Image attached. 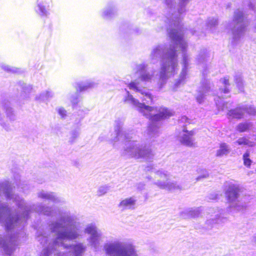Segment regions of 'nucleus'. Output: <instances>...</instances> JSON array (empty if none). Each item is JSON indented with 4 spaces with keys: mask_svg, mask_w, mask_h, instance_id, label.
I'll use <instances>...</instances> for the list:
<instances>
[{
    "mask_svg": "<svg viewBox=\"0 0 256 256\" xmlns=\"http://www.w3.org/2000/svg\"><path fill=\"white\" fill-rule=\"evenodd\" d=\"M248 6L249 8L252 10L253 12H255L256 11V7H255V2L254 0H250L248 4Z\"/></svg>",
    "mask_w": 256,
    "mask_h": 256,
    "instance_id": "nucleus-41",
    "label": "nucleus"
},
{
    "mask_svg": "<svg viewBox=\"0 0 256 256\" xmlns=\"http://www.w3.org/2000/svg\"><path fill=\"white\" fill-rule=\"evenodd\" d=\"M136 201L134 197L126 198L120 202L118 207L122 210H133L135 208Z\"/></svg>",
    "mask_w": 256,
    "mask_h": 256,
    "instance_id": "nucleus-20",
    "label": "nucleus"
},
{
    "mask_svg": "<svg viewBox=\"0 0 256 256\" xmlns=\"http://www.w3.org/2000/svg\"><path fill=\"white\" fill-rule=\"evenodd\" d=\"M189 0H179L177 5L176 0H166V8L164 12L166 20L164 26L168 30L171 44L169 45L161 44L154 47L150 54V58L154 64L160 60V70L158 84L162 88L168 78L173 76L177 70V51L182 54V68L178 80L174 84L175 88L184 82L190 64L191 58L186 53L188 44L184 38L185 34L181 24L180 14L185 11V6Z\"/></svg>",
    "mask_w": 256,
    "mask_h": 256,
    "instance_id": "nucleus-1",
    "label": "nucleus"
},
{
    "mask_svg": "<svg viewBox=\"0 0 256 256\" xmlns=\"http://www.w3.org/2000/svg\"><path fill=\"white\" fill-rule=\"evenodd\" d=\"M208 213L206 224L208 228H212L214 224H220L226 221V217L224 216L222 210H216L214 208H210Z\"/></svg>",
    "mask_w": 256,
    "mask_h": 256,
    "instance_id": "nucleus-12",
    "label": "nucleus"
},
{
    "mask_svg": "<svg viewBox=\"0 0 256 256\" xmlns=\"http://www.w3.org/2000/svg\"><path fill=\"white\" fill-rule=\"evenodd\" d=\"M200 214V211L198 208H191L182 212V216L184 218H196L199 216Z\"/></svg>",
    "mask_w": 256,
    "mask_h": 256,
    "instance_id": "nucleus-26",
    "label": "nucleus"
},
{
    "mask_svg": "<svg viewBox=\"0 0 256 256\" xmlns=\"http://www.w3.org/2000/svg\"><path fill=\"white\" fill-rule=\"evenodd\" d=\"M196 62L198 65L203 69V75L205 74L207 68V54L206 50L204 48L200 50L196 58Z\"/></svg>",
    "mask_w": 256,
    "mask_h": 256,
    "instance_id": "nucleus-16",
    "label": "nucleus"
},
{
    "mask_svg": "<svg viewBox=\"0 0 256 256\" xmlns=\"http://www.w3.org/2000/svg\"><path fill=\"white\" fill-rule=\"evenodd\" d=\"M124 120L123 118H118L114 122V132L116 134V136L114 138V142H117L119 140L118 138L120 136V134L122 132L124 131L122 129V126L124 124Z\"/></svg>",
    "mask_w": 256,
    "mask_h": 256,
    "instance_id": "nucleus-21",
    "label": "nucleus"
},
{
    "mask_svg": "<svg viewBox=\"0 0 256 256\" xmlns=\"http://www.w3.org/2000/svg\"><path fill=\"white\" fill-rule=\"evenodd\" d=\"M84 232L90 235L87 240L90 246L96 248L102 242L103 234L95 224H90L86 226Z\"/></svg>",
    "mask_w": 256,
    "mask_h": 256,
    "instance_id": "nucleus-10",
    "label": "nucleus"
},
{
    "mask_svg": "<svg viewBox=\"0 0 256 256\" xmlns=\"http://www.w3.org/2000/svg\"><path fill=\"white\" fill-rule=\"evenodd\" d=\"M212 85L209 80L204 78L202 80L201 86L198 88L196 96V99L198 102L200 104H202L207 96L213 94L211 90Z\"/></svg>",
    "mask_w": 256,
    "mask_h": 256,
    "instance_id": "nucleus-13",
    "label": "nucleus"
},
{
    "mask_svg": "<svg viewBox=\"0 0 256 256\" xmlns=\"http://www.w3.org/2000/svg\"><path fill=\"white\" fill-rule=\"evenodd\" d=\"M230 146L226 143H222L220 144L218 150H216V156L217 157L221 158L228 156L230 152Z\"/></svg>",
    "mask_w": 256,
    "mask_h": 256,
    "instance_id": "nucleus-23",
    "label": "nucleus"
},
{
    "mask_svg": "<svg viewBox=\"0 0 256 256\" xmlns=\"http://www.w3.org/2000/svg\"><path fill=\"white\" fill-rule=\"evenodd\" d=\"M252 126V122H241L237 126L236 130L240 132H243L250 130Z\"/></svg>",
    "mask_w": 256,
    "mask_h": 256,
    "instance_id": "nucleus-30",
    "label": "nucleus"
},
{
    "mask_svg": "<svg viewBox=\"0 0 256 256\" xmlns=\"http://www.w3.org/2000/svg\"><path fill=\"white\" fill-rule=\"evenodd\" d=\"M194 131H188L186 129L184 128L178 134V139L181 144L184 146L188 147H194L196 143L194 142Z\"/></svg>",
    "mask_w": 256,
    "mask_h": 256,
    "instance_id": "nucleus-14",
    "label": "nucleus"
},
{
    "mask_svg": "<svg viewBox=\"0 0 256 256\" xmlns=\"http://www.w3.org/2000/svg\"><path fill=\"white\" fill-rule=\"evenodd\" d=\"M154 173V178L156 180L154 184L159 188L168 190L181 189V186L177 183L168 181L169 174H168L167 172L159 170Z\"/></svg>",
    "mask_w": 256,
    "mask_h": 256,
    "instance_id": "nucleus-9",
    "label": "nucleus"
},
{
    "mask_svg": "<svg viewBox=\"0 0 256 256\" xmlns=\"http://www.w3.org/2000/svg\"><path fill=\"white\" fill-rule=\"evenodd\" d=\"M249 157L250 152L246 151L243 155V160L244 165L248 168L250 167L252 162Z\"/></svg>",
    "mask_w": 256,
    "mask_h": 256,
    "instance_id": "nucleus-35",
    "label": "nucleus"
},
{
    "mask_svg": "<svg viewBox=\"0 0 256 256\" xmlns=\"http://www.w3.org/2000/svg\"><path fill=\"white\" fill-rule=\"evenodd\" d=\"M56 110L62 118L64 119L66 118L67 112L64 108H56Z\"/></svg>",
    "mask_w": 256,
    "mask_h": 256,
    "instance_id": "nucleus-38",
    "label": "nucleus"
},
{
    "mask_svg": "<svg viewBox=\"0 0 256 256\" xmlns=\"http://www.w3.org/2000/svg\"><path fill=\"white\" fill-rule=\"evenodd\" d=\"M234 80L240 92H242L244 90V84L241 76L240 75L236 76Z\"/></svg>",
    "mask_w": 256,
    "mask_h": 256,
    "instance_id": "nucleus-34",
    "label": "nucleus"
},
{
    "mask_svg": "<svg viewBox=\"0 0 256 256\" xmlns=\"http://www.w3.org/2000/svg\"><path fill=\"white\" fill-rule=\"evenodd\" d=\"M37 196L40 199L54 204L64 203V200L58 196L56 193L51 191L40 190L38 192Z\"/></svg>",
    "mask_w": 256,
    "mask_h": 256,
    "instance_id": "nucleus-15",
    "label": "nucleus"
},
{
    "mask_svg": "<svg viewBox=\"0 0 256 256\" xmlns=\"http://www.w3.org/2000/svg\"><path fill=\"white\" fill-rule=\"evenodd\" d=\"M116 13V9L114 6L110 4L106 6L102 13V16L105 19H110L115 16Z\"/></svg>",
    "mask_w": 256,
    "mask_h": 256,
    "instance_id": "nucleus-24",
    "label": "nucleus"
},
{
    "mask_svg": "<svg viewBox=\"0 0 256 256\" xmlns=\"http://www.w3.org/2000/svg\"><path fill=\"white\" fill-rule=\"evenodd\" d=\"M2 68L5 71L10 72L12 73H17L19 72V70L17 68L10 67V66L6 64H2Z\"/></svg>",
    "mask_w": 256,
    "mask_h": 256,
    "instance_id": "nucleus-37",
    "label": "nucleus"
},
{
    "mask_svg": "<svg viewBox=\"0 0 256 256\" xmlns=\"http://www.w3.org/2000/svg\"><path fill=\"white\" fill-rule=\"evenodd\" d=\"M136 186L138 190H142L144 188V184L142 183H139L137 184Z\"/></svg>",
    "mask_w": 256,
    "mask_h": 256,
    "instance_id": "nucleus-44",
    "label": "nucleus"
},
{
    "mask_svg": "<svg viewBox=\"0 0 256 256\" xmlns=\"http://www.w3.org/2000/svg\"><path fill=\"white\" fill-rule=\"evenodd\" d=\"M220 82L224 84V88H220L218 95L214 100L218 110H228L232 106V103L224 102L223 100L224 98L222 95V93L228 94L230 92L229 89L228 88V86H230L228 78L224 77V78L220 79Z\"/></svg>",
    "mask_w": 256,
    "mask_h": 256,
    "instance_id": "nucleus-11",
    "label": "nucleus"
},
{
    "mask_svg": "<svg viewBox=\"0 0 256 256\" xmlns=\"http://www.w3.org/2000/svg\"><path fill=\"white\" fill-rule=\"evenodd\" d=\"M71 102L73 104H76L78 102L76 98H72L71 100Z\"/></svg>",
    "mask_w": 256,
    "mask_h": 256,
    "instance_id": "nucleus-47",
    "label": "nucleus"
},
{
    "mask_svg": "<svg viewBox=\"0 0 256 256\" xmlns=\"http://www.w3.org/2000/svg\"><path fill=\"white\" fill-rule=\"evenodd\" d=\"M155 170L154 168V166L152 165H150V166H146L145 168V170L146 172H149V171H152V172H153Z\"/></svg>",
    "mask_w": 256,
    "mask_h": 256,
    "instance_id": "nucleus-43",
    "label": "nucleus"
},
{
    "mask_svg": "<svg viewBox=\"0 0 256 256\" xmlns=\"http://www.w3.org/2000/svg\"><path fill=\"white\" fill-rule=\"evenodd\" d=\"M48 0H37L36 10L41 16H46L48 14Z\"/></svg>",
    "mask_w": 256,
    "mask_h": 256,
    "instance_id": "nucleus-19",
    "label": "nucleus"
},
{
    "mask_svg": "<svg viewBox=\"0 0 256 256\" xmlns=\"http://www.w3.org/2000/svg\"><path fill=\"white\" fill-rule=\"evenodd\" d=\"M242 109L244 114L247 113L250 115L254 116L256 114V108L253 106H243Z\"/></svg>",
    "mask_w": 256,
    "mask_h": 256,
    "instance_id": "nucleus-31",
    "label": "nucleus"
},
{
    "mask_svg": "<svg viewBox=\"0 0 256 256\" xmlns=\"http://www.w3.org/2000/svg\"><path fill=\"white\" fill-rule=\"evenodd\" d=\"M54 94L51 90H46L40 94L36 98L40 102H46L53 98Z\"/></svg>",
    "mask_w": 256,
    "mask_h": 256,
    "instance_id": "nucleus-29",
    "label": "nucleus"
},
{
    "mask_svg": "<svg viewBox=\"0 0 256 256\" xmlns=\"http://www.w3.org/2000/svg\"><path fill=\"white\" fill-rule=\"evenodd\" d=\"M20 87L22 92L19 96L18 100L20 104H24L26 101L28 100L30 94L32 91V88L31 85L24 82L21 84Z\"/></svg>",
    "mask_w": 256,
    "mask_h": 256,
    "instance_id": "nucleus-17",
    "label": "nucleus"
},
{
    "mask_svg": "<svg viewBox=\"0 0 256 256\" xmlns=\"http://www.w3.org/2000/svg\"><path fill=\"white\" fill-rule=\"evenodd\" d=\"M2 110H4L3 106H0V122L2 120L3 114H2L1 112Z\"/></svg>",
    "mask_w": 256,
    "mask_h": 256,
    "instance_id": "nucleus-46",
    "label": "nucleus"
},
{
    "mask_svg": "<svg viewBox=\"0 0 256 256\" xmlns=\"http://www.w3.org/2000/svg\"><path fill=\"white\" fill-rule=\"evenodd\" d=\"M80 134V130L76 129L72 130L70 134V137L69 138V142L71 144L74 143L76 138Z\"/></svg>",
    "mask_w": 256,
    "mask_h": 256,
    "instance_id": "nucleus-33",
    "label": "nucleus"
},
{
    "mask_svg": "<svg viewBox=\"0 0 256 256\" xmlns=\"http://www.w3.org/2000/svg\"><path fill=\"white\" fill-rule=\"evenodd\" d=\"M148 64L145 62L136 64L135 72L138 75V79L131 82L128 86L130 90L138 93L142 102L134 98L126 89V94L123 100L125 103L132 105L140 113L150 120L147 134L150 138H153L159 136L160 124L158 122L172 116L173 112L165 107L151 106L146 104H152L153 96L148 90L142 87L140 82L145 83L151 82L154 73L153 70H148Z\"/></svg>",
    "mask_w": 256,
    "mask_h": 256,
    "instance_id": "nucleus-4",
    "label": "nucleus"
},
{
    "mask_svg": "<svg viewBox=\"0 0 256 256\" xmlns=\"http://www.w3.org/2000/svg\"><path fill=\"white\" fill-rule=\"evenodd\" d=\"M190 31L192 34V35L196 34L198 36H202V34H200V32L198 30H195L194 31L192 30H190Z\"/></svg>",
    "mask_w": 256,
    "mask_h": 256,
    "instance_id": "nucleus-42",
    "label": "nucleus"
},
{
    "mask_svg": "<svg viewBox=\"0 0 256 256\" xmlns=\"http://www.w3.org/2000/svg\"><path fill=\"white\" fill-rule=\"evenodd\" d=\"M254 32L256 33V22L254 26Z\"/></svg>",
    "mask_w": 256,
    "mask_h": 256,
    "instance_id": "nucleus-49",
    "label": "nucleus"
},
{
    "mask_svg": "<svg viewBox=\"0 0 256 256\" xmlns=\"http://www.w3.org/2000/svg\"><path fill=\"white\" fill-rule=\"evenodd\" d=\"M218 24V20L214 18H208L206 24V30H208L212 32H216V26Z\"/></svg>",
    "mask_w": 256,
    "mask_h": 256,
    "instance_id": "nucleus-25",
    "label": "nucleus"
},
{
    "mask_svg": "<svg viewBox=\"0 0 256 256\" xmlns=\"http://www.w3.org/2000/svg\"><path fill=\"white\" fill-rule=\"evenodd\" d=\"M188 120V118L186 116H182L180 120V122H186Z\"/></svg>",
    "mask_w": 256,
    "mask_h": 256,
    "instance_id": "nucleus-45",
    "label": "nucleus"
},
{
    "mask_svg": "<svg viewBox=\"0 0 256 256\" xmlns=\"http://www.w3.org/2000/svg\"><path fill=\"white\" fill-rule=\"evenodd\" d=\"M239 145H246L248 146H254V142L250 141L248 138L243 137L239 138L236 142Z\"/></svg>",
    "mask_w": 256,
    "mask_h": 256,
    "instance_id": "nucleus-32",
    "label": "nucleus"
},
{
    "mask_svg": "<svg viewBox=\"0 0 256 256\" xmlns=\"http://www.w3.org/2000/svg\"><path fill=\"white\" fill-rule=\"evenodd\" d=\"M14 183L18 188L21 189L23 192H26L30 189V186L26 182L21 180V176L19 172H14Z\"/></svg>",
    "mask_w": 256,
    "mask_h": 256,
    "instance_id": "nucleus-18",
    "label": "nucleus"
},
{
    "mask_svg": "<svg viewBox=\"0 0 256 256\" xmlns=\"http://www.w3.org/2000/svg\"><path fill=\"white\" fill-rule=\"evenodd\" d=\"M252 240L254 242L256 243V234L254 235Z\"/></svg>",
    "mask_w": 256,
    "mask_h": 256,
    "instance_id": "nucleus-48",
    "label": "nucleus"
},
{
    "mask_svg": "<svg viewBox=\"0 0 256 256\" xmlns=\"http://www.w3.org/2000/svg\"><path fill=\"white\" fill-rule=\"evenodd\" d=\"M0 124L7 132L11 131L12 130V127L10 124L4 122L3 120L0 122Z\"/></svg>",
    "mask_w": 256,
    "mask_h": 256,
    "instance_id": "nucleus-40",
    "label": "nucleus"
},
{
    "mask_svg": "<svg viewBox=\"0 0 256 256\" xmlns=\"http://www.w3.org/2000/svg\"><path fill=\"white\" fill-rule=\"evenodd\" d=\"M110 190V187L108 186H100L97 192V194L98 196H102L106 194Z\"/></svg>",
    "mask_w": 256,
    "mask_h": 256,
    "instance_id": "nucleus-36",
    "label": "nucleus"
},
{
    "mask_svg": "<svg viewBox=\"0 0 256 256\" xmlns=\"http://www.w3.org/2000/svg\"><path fill=\"white\" fill-rule=\"evenodd\" d=\"M81 236L80 223L69 212L60 214V218L48 226H42L37 230L36 238L44 248L40 256H82L86 246L78 242L66 244L64 240H72Z\"/></svg>",
    "mask_w": 256,
    "mask_h": 256,
    "instance_id": "nucleus-3",
    "label": "nucleus"
},
{
    "mask_svg": "<svg viewBox=\"0 0 256 256\" xmlns=\"http://www.w3.org/2000/svg\"><path fill=\"white\" fill-rule=\"evenodd\" d=\"M4 109L6 111L7 118L10 121H14L16 120V116L13 110V109L9 106L8 104H5L3 105Z\"/></svg>",
    "mask_w": 256,
    "mask_h": 256,
    "instance_id": "nucleus-28",
    "label": "nucleus"
},
{
    "mask_svg": "<svg viewBox=\"0 0 256 256\" xmlns=\"http://www.w3.org/2000/svg\"><path fill=\"white\" fill-rule=\"evenodd\" d=\"M133 130H124L120 134L118 140H126L124 147L123 154L128 158L143 159L150 161L154 158V154L150 146L134 140Z\"/></svg>",
    "mask_w": 256,
    "mask_h": 256,
    "instance_id": "nucleus-5",
    "label": "nucleus"
},
{
    "mask_svg": "<svg viewBox=\"0 0 256 256\" xmlns=\"http://www.w3.org/2000/svg\"><path fill=\"white\" fill-rule=\"evenodd\" d=\"M202 174H200L198 178H196V180H200L203 178H206L208 176V173L206 170H202Z\"/></svg>",
    "mask_w": 256,
    "mask_h": 256,
    "instance_id": "nucleus-39",
    "label": "nucleus"
},
{
    "mask_svg": "<svg viewBox=\"0 0 256 256\" xmlns=\"http://www.w3.org/2000/svg\"><path fill=\"white\" fill-rule=\"evenodd\" d=\"M244 115V112L242 109V106L235 109L228 110V112L227 114L228 117L229 119H240L243 117Z\"/></svg>",
    "mask_w": 256,
    "mask_h": 256,
    "instance_id": "nucleus-22",
    "label": "nucleus"
},
{
    "mask_svg": "<svg viewBox=\"0 0 256 256\" xmlns=\"http://www.w3.org/2000/svg\"><path fill=\"white\" fill-rule=\"evenodd\" d=\"M104 249L108 256H138L132 246L120 241L105 244Z\"/></svg>",
    "mask_w": 256,
    "mask_h": 256,
    "instance_id": "nucleus-6",
    "label": "nucleus"
},
{
    "mask_svg": "<svg viewBox=\"0 0 256 256\" xmlns=\"http://www.w3.org/2000/svg\"><path fill=\"white\" fill-rule=\"evenodd\" d=\"M240 192L239 186L232 184L228 186L225 193L230 206L238 211L242 210L246 207V203L242 202Z\"/></svg>",
    "mask_w": 256,
    "mask_h": 256,
    "instance_id": "nucleus-8",
    "label": "nucleus"
},
{
    "mask_svg": "<svg viewBox=\"0 0 256 256\" xmlns=\"http://www.w3.org/2000/svg\"><path fill=\"white\" fill-rule=\"evenodd\" d=\"M98 82H95L92 80H89L85 83H80L78 84V86L80 91L82 92L88 88L96 87L98 84Z\"/></svg>",
    "mask_w": 256,
    "mask_h": 256,
    "instance_id": "nucleus-27",
    "label": "nucleus"
},
{
    "mask_svg": "<svg viewBox=\"0 0 256 256\" xmlns=\"http://www.w3.org/2000/svg\"><path fill=\"white\" fill-rule=\"evenodd\" d=\"M233 23L234 27L232 28V43L234 46L236 45L243 37L246 30L247 24L244 21V14L242 11L237 10L234 12Z\"/></svg>",
    "mask_w": 256,
    "mask_h": 256,
    "instance_id": "nucleus-7",
    "label": "nucleus"
},
{
    "mask_svg": "<svg viewBox=\"0 0 256 256\" xmlns=\"http://www.w3.org/2000/svg\"><path fill=\"white\" fill-rule=\"evenodd\" d=\"M3 196L7 200L14 202L20 212V214L14 212L6 204L0 202V224L4 226L6 231L10 230V234L8 232L6 234H0V249L4 256H11L20 240L18 234H13L14 230H12L18 226L21 228L32 212L53 216L56 215V211L54 206L42 204L28 205L23 198L13 193L12 185L9 180L0 182V200Z\"/></svg>",
    "mask_w": 256,
    "mask_h": 256,
    "instance_id": "nucleus-2",
    "label": "nucleus"
}]
</instances>
